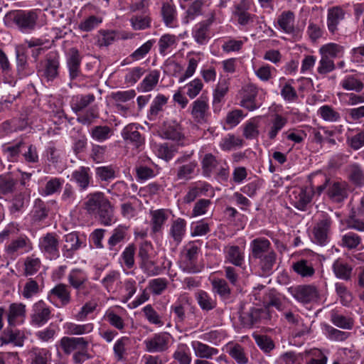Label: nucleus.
<instances>
[{
  "instance_id": "nucleus-1",
  "label": "nucleus",
  "mask_w": 364,
  "mask_h": 364,
  "mask_svg": "<svg viewBox=\"0 0 364 364\" xmlns=\"http://www.w3.org/2000/svg\"><path fill=\"white\" fill-rule=\"evenodd\" d=\"M250 257L257 261L262 275H271L277 263V255L270 241L265 237H257L250 242Z\"/></svg>"
},
{
  "instance_id": "nucleus-2",
  "label": "nucleus",
  "mask_w": 364,
  "mask_h": 364,
  "mask_svg": "<svg viewBox=\"0 0 364 364\" xmlns=\"http://www.w3.org/2000/svg\"><path fill=\"white\" fill-rule=\"evenodd\" d=\"M322 183L315 188V192L321 196L324 191L328 198L335 203H341L348 198V185L347 182L338 179H333L323 176Z\"/></svg>"
},
{
  "instance_id": "nucleus-3",
  "label": "nucleus",
  "mask_w": 364,
  "mask_h": 364,
  "mask_svg": "<svg viewBox=\"0 0 364 364\" xmlns=\"http://www.w3.org/2000/svg\"><path fill=\"white\" fill-rule=\"evenodd\" d=\"M200 248L194 242H188L180 254L179 267L186 273L194 274L200 272L197 261Z\"/></svg>"
},
{
  "instance_id": "nucleus-4",
  "label": "nucleus",
  "mask_w": 364,
  "mask_h": 364,
  "mask_svg": "<svg viewBox=\"0 0 364 364\" xmlns=\"http://www.w3.org/2000/svg\"><path fill=\"white\" fill-rule=\"evenodd\" d=\"M272 319V314L269 309H259L252 307L249 311L240 315V320L244 327H259L268 324Z\"/></svg>"
},
{
  "instance_id": "nucleus-5",
  "label": "nucleus",
  "mask_w": 364,
  "mask_h": 364,
  "mask_svg": "<svg viewBox=\"0 0 364 364\" xmlns=\"http://www.w3.org/2000/svg\"><path fill=\"white\" fill-rule=\"evenodd\" d=\"M59 236L55 232H47L40 237L38 247L41 252L48 259L59 257Z\"/></svg>"
},
{
  "instance_id": "nucleus-6",
  "label": "nucleus",
  "mask_w": 364,
  "mask_h": 364,
  "mask_svg": "<svg viewBox=\"0 0 364 364\" xmlns=\"http://www.w3.org/2000/svg\"><path fill=\"white\" fill-rule=\"evenodd\" d=\"M51 318L50 307L43 300H39L32 306L30 323L32 326L41 327Z\"/></svg>"
},
{
  "instance_id": "nucleus-7",
  "label": "nucleus",
  "mask_w": 364,
  "mask_h": 364,
  "mask_svg": "<svg viewBox=\"0 0 364 364\" xmlns=\"http://www.w3.org/2000/svg\"><path fill=\"white\" fill-rule=\"evenodd\" d=\"M171 335L166 332L154 333L144 341L145 350L148 353H163L168 350Z\"/></svg>"
},
{
  "instance_id": "nucleus-8",
  "label": "nucleus",
  "mask_w": 364,
  "mask_h": 364,
  "mask_svg": "<svg viewBox=\"0 0 364 364\" xmlns=\"http://www.w3.org/2000/svg\"><path fill=\"white\" fill-rule=\"evenodd\" d=\"M38 15L34 11H17L14 14L13 21L23 33H29L36 25Z\"/></svg>"
},
{
  "instance_id": "nucleus-9",
  "label": "nucleus",
  "mask_w": 364,
  "mask_h": 364,
  "mask_svg": "<svg viewBox=\"0 0 364 364\" xmlns=\"http://www.w3.org/2000/svg\"><path fill=\"white\" fill-rule=\"evenodd\" d=\"M332 220L329 215L323 213L314 228V241L320 245H325L328 240Z\"/></svg>"
},
{
  "instance_id": "nucleus-10",
  "label": "nucleus",
  "mask_w": 364,
  "mask_h": 364,
  "mask_svg": "<svg viewBox=\"0 0 364 364\" xmlns=\"http://www.w3.org/2000/svg\"><path fill=\"white\" fill-rule=\"evenodd\" d=\"M292 296L299 302L308 304L316 301L319 297L316 287L311 284L299 285L291 290Z\"/></svg>"
},
{
  "instance_id": "nucleus-11",
  "label": "nucleus",
  "mask_w": 364,
  "mask_h": 364,
  "mask_svg": "<svg viewBox=\"0 0 364 364\" xmlns=\"http://www.w3.org/2000/svg\"><path fill=\"white\" fill-rule=\"evenodd\" d=\"M60 68V55L55 51L49 52L46 56L41 70L42 75L48 81H53L58 76Z\"/></svg>"
},
{
  "instance_id": "nucleus-12",
  "label": "nucleus",
  "mask_w": 364,
  "mask_h": 364,
  "mask_svg": "<svg viewBox=\"0 0 364 364\" xmlns=\"http://www.w3.org/2000/svg\"><path fill=\"white\" fill-rule=\"evenodd\" d=\"M193 119L198 124L207 122L209 116V105L206 97H200L190 106Z\"/></svg>"
},
{
  "instance_id": "nucleus-13",
  "label": "nucleus",
  "mask_w": 364,
  "mask_h": 364,
  "mask_svg": "<svg viewBox=\"0 0 364 364\" xmlns=\"http://www.w3.org/2000/svg\"><path fill=\"white\" fill-rule=\"evenodd\" d=\"M258 90L256 85L249 83L242 90V99L240 105L249 111H253L261 106V103L257 100Z\"/></svg>"
},
{
  "instance_id": "nucleus-14",
  "label": "nucleus",
  "mask_w": 364,
  "mask_h": 364,
  "mask_svg": "<svg viewBox=\"0 0 364 364\" xmlns=\"http://www.w3.org/2000/svg\"><path fill=\"white\" fill-rule=\"evenodd\" d=\"M289 198L294 208L304 211L312 200V194L304 188L296 187L289 192Z\"/></svg>"
},
{
  "instance_id": "nucleus-15",
  "label": "nucleus",
  "mask_w": 364,
  "mask_h": 364,
  "mask_svg": "<svg viewBox=\"0 0 364 364\" xmlns=\"http://www.w3.org/2000/svg\"><path fill=\"white\" fill-rule=\"evenodd\" d=\"M31 250V242L26 235L20 236L11 240L9 244L5 246V252L11 257H16L18 255L28 252Z\"/></svg>"
},
{
  "instance_id": "nucleus-16",
  "label": "nucleus",
  "mask_w": 364,
  "mask_h": 364,
  "mask_svg": "<svg viewBox=\"0 0 364 364\" xmlns=\"http://www.w3.org/2000/svg\"><path fill=\"white\" fill-rule=\"evenodd\" d=\"M48 299L56 306L58 305L55 304V299L59 300L60 306L68 305L72 300L68 286L63 283L58 284L49 291Z\"/></svg>"
},
{
  "instance_id": "nucleus-17",
  "label": "nucleus",
  "mask_w": 364,
  "mask_h": 364,
  "mask_svg": "<svg viewBox=\"0 0 364 364\" xmlns=\"http://www.w3.org/2000/svg\"><path fill=\"white\" fill-rule=\"evenodd\" d=\"M65 244L62 247V255L65 259H73L75 252L82 247L81 241L77 232H72L64 237Z\"/></svg>"
},
{
  "instance_id": "nucleus-18",
  "label": "nucleus",
  "mask_w": 364,
  "mask_h": 364,
  "mask_svg": "<svg viewBox=\"0 0 364 364\" xmlns=\"http://www.w3.org/2000/svg\"><path fill=\"white\" fill-rule=\"evenodd\" d=\"M224 262L236 267H242L245 264V252L237 245H226L223 248Z\"/></svg>"
},
{
  "instance_id": "nucleus-19",
  "label": "nucleus",
  "mask_w": 364,
  "mask_h": 364,
  "mask_svg": "<svg viewBox=\"0 0 364 364\" xmlns=\"http://www.w3.org/2000/svg\"><path fill=\"white\" fill-rule=\"evenodd\" d=\"M60 346L65 354L70 355L77 349H87L89 341L84 337L63 336L60 341Z\"/></svg>"
},
{
  "instance_id": "nucleus-20",
  "label": "nucleus",
  "mask_w": 364,
  "mask_h": 364,
  "mask_svg": "<svg viewBox=\"0 0 364 364\" xmlns=\"http://www.w3.org/2000/svg\"><path fill=\"white\" fill-rule=\"evenodd\" d=\"M150 227L154 234L161 233L164 226L168 219V210L167 209H157L150 210Z\"/></svg>"
},
{
  "instance_id": "nucleus-21",
  "label": "nucleus",
  "mask_w": 364,
  "mask_h": 364,
  "mask_svg": "<svg viewBox=\"0 0 364 364\" xmlns=\"http://www.w3.org/2000/svg\"><path fill=\"white\" fill-rule=\"evenodd\" d=\"M30 191L25 190L15 193L10 200L9 210L11 214L16 215L22 213L30 202Z\"/></svg>"
},
{
  "instance_id": "nucleus-22",
  "label": "nucleus",
  "mask_w": 364,
  "mask_h": 364,
  "mask_svg": "<svg viewBox=\"0 0 364 364\" xmlns=\"http://www.w3.org/2000/svg\"><path fill=\"white\" fill-rule=\"evenodd\" d=\"M215 21V14L212 13L210 17L197 23L193 29V37L195 41L200 45L205 44L208 38V31L210 26Z\"/></svg>"
},
{
  "instance_id": "nucleus-23",
  "label": "nucleus",
  "mask_w": 364,
  "mask_h": 364,
  "mask_svg": "<svg viewBox=\"0 0 364 364\" xmlns=\"http://www.w3.org/2000/svg\"><path fill=\"white\" fill-rule=\"evenodd\" d=\"M85 208L90 214H96L109 202L102 192H95L87 196Z\"/></svg>"
},
{
  "instance_id": "nucleus-24",
  "label": "nucleus",
  "mask_w": 364,
  "mask_h": 364,
  "mask_svg": "<svg viewBox=\"0 0 364 364\" xmlns=\"http://www.w3.org/2000/svg\"><path fill=\"white\" fill-rule=\"evenodd\" d=\"M81 60L79 50L76 48H70L67 57V66L70 80H75L80 75Z\"/></svg>"
},
{
  "instance_id": "nucleus-25",
  "label": "nucleus",
  "mask_w": 364,
  "mask_h": 364,
  "mask_svg": "<svg viewBox=\"0 0 364 364\" xmlns=\"http://www.w3.org/2000/svg\"><path fill=\"white\" fill-rule=\"evenodd\" d=\"M295 15L291 11H283L277 18V23L281 30L287 34L299 36V30L294 26Z\"/></svg>"
},
{
  "instance_id": "nucleus-26",
  "label": "nucleus",
  "mask_w": 364,
  "mask_h": 364,
  "mask_svg": "<svg viewBox=\"0 0 364 364\" xmlns=\"http://www.w3.org/2000/svg\"><path fill=\"white\" fill-rule=\"evenodd\" d=\"M71 180L77 184L80 191L87 190L92 181L90 168L87 166H80L77 169L73 171Z\"/></svg>"
},
{
  "instance_id": "nucleus-27",
  "label": "nucleus",
  "mask_w": 364,
  "mask_h": 364,
  "mask_svg": "<svg viewBox=\"0 0 364 364\" xmlns=\"http://www.w3.org/2000/svg\"><path fill=\"white\" fill-rule=\"evenodd\" d=\"M95 100V96L94 94H77L72 97L70 105L72 110L75 114H78L87 108Z\"/></svg>"
},
{
  "instance_id": "nucleus-28",
  "label": "nucleus",
  "mask_w": 364,
  "mask_h": 364,
  "mask_svg": "<svg viewBox=\"0 0 364 364\" xmlns=\"http://www.w3.org/2000/svg\"><path fill=\"white\" fill-rule=\"evenodd\" d=\"M68 282L70 287L79 291L88 282L87 274L82 269H73L68 275Z\"/></svg>"
},
{
  "instance_id": "nucleus-29",
  "label": "nucleus",
  "mask_w": 364,
  "mask_h": 364,
  "mask_svg": "<svg viewBox=\"0 0 364 364\" xmlns=\"http://www.w3.org/2000/svg\"><path fill=\"white\" fill-rule=\"evenodd\" d=\"M122 136L125 141L132 144L136 148L144 144V138L138 131L136 124H129L124 127L122 131Z\"/></svg>"
},
{
  "instance_id": "nucleus-30",
  "label": "nucleus",
  "mask_w": 364,
  "mask_h": 364,
  "mask_svg": "<svg viewBox=\"0 0 364 364\" xmlns=\"http://www.w3.org/2000/svg\"><path fill=\"white\" fill-rule=\"evenodd\" d=\"M345 11L339 6H333L328 9L327 26L329 32L334 34L338 31V26L344 19Z\"/></svg>"
},
{
  "instance_id": "nucleus-31",
  "label": "nucleus",
  "mask_w": 364,
  "mask_h": 364,
  "mask_svg": "<svg viewBox=\"0 0 364 364\" xmlns=\"http://www.w3.org/2000/svg\"><path fill=\"white\" fill-rule=\"evenodd\" d=\"M191 347L196 358L200 359L210 360L219 353L218 348L210 346L198 341L191 343Z\"/></svg>"
},
{
  "instance_id": "nucleus-32",
  "label": "nucleus",
  "mask_w": 364,
  "mask_h": 364,
  "mask_svg": "<svg viewBox=\"0 0 364 364\" xmlns=\"http://www.w3.org/2000/svg\"><path fill=\"white\" fill-rule=\"evenodd\" d=\"M161 16L164 24L167 27H176L177 11L174 4L171 2H163L161 8Z\"/></svg>"
},
{
  "instance_id": "nucleus-33",
  "label": "nucleus",
  "mask_w": 364,
  "mask_h": 364,
  "mask_svg": "<svg viewBox=\"0 0 364 364\" xmlns=\"http://www.w3.org/2000/svg\"><path fill=\"white\" fill-rule=\"evenodd\" d=\"M187 223L185 219L178 218L172 220L168 235L173 239L176 244L181 242L186 232Z\"/></svg>"
},
{
  "instance_id": "nucleus-34",
  "label": "nucleus",
  "mask_w": 364,
  "mask_h": 364,
  "mask_svg": "<svg viewBox=\"0 0 364 364\" xmlns=\"http://www.w3.org/2000/svg\"><path fill=\"white\" fill-rule=\"evenodd\" d=\"M220 164L221 161L218 160L213 154H205L200 161L203 176L206 178L210 177Z\"/></svg>"
},
{
  "instance_id": "nucleus-35",
  "label": "nucleus",
  "mask_w": 364,
  "mask_h": 364,
  "mask_svg": "<svg viewBox=\"0 0 364 364\" xmlns=\"http://www.w3.org/2000/svg\"><path fill=\"white\" fill-rule=\"evenodd\" d=\"M178 45V37L173 34L166 33L161 36L158 41L159 53L163 56L171 53Z\"/></svg>"
},
{
  "instance_id": "nucleus-36",
  "label": "nucleus",
  "mask_w": 364,
  "mask_h": 364,
  "mask_svg": "<svg viewBox=\"0 0 364 364\" xmlns=\"http://www.w3.org/2000/svg\"><path fill=\"white\" fill-rule=\"evenodd\" d=\"M128 234V227L119 225L115 228L107 240L108 249L110 251L116 250V246L123 242Z\"/></svg>"
},
{
  "instance_id": "nucleus-37",
  "label": "nucleus",
  "mask_w": 364,
  "mask_h": 364,
  "mask_svg": "<svg viewBox=\"0 0 364 364\" xmlns=\"http://www.w3.org/2000/svg\"><path fill=\"white\" fill-rule=\"evenodd\" d=\"M65 333L70 336H81L91 333L94 329V324L87 323L78 324L73 322H66L63 325Z\"/></svg>"
},
{
  "instance_id": "nucleus-38",
  "label": "nucleus",
  "mask_w": 364,
  "mask_h": 364,
  "mask_svg": "<svg viewBox=\"0 0 364 364\" xmlns=\"http://www.w3.org/2000/svg\"><path fill=\"white\" fill-rule=\"evenodd\" d=\"M26 315V305L22 303H12L9 305L7 313V321L9 326H15L18 320Z\"/></svg>"
},
{
  "instance_id": "nucleus-39",
  "label": "nucleus",
  "mask_w": 364,
  "mask_h": 364,
  "mask_svg": "<svg viewBox=\"0 0 364 364\" xmlns=\"http://www.w3.org/2000/svg\"><path fill=\"white\" fill-rule=\"evenodd\" d=\"M1 345L14 343L17 346H22L23 345V335L21 331L12 328H6L1 337Z\"/></svg>"
},
{
  "instance_id": "nucleus-40",
  "label": "nucleus",
  "mask_w": 364,
  "mask_h": 364,
  "mask_svg": "<svg viewBox=\"0 0 364 364\" xmlns=\"http://www.w3.org/2000/svg\"><path fill=\"white\" fill-rule=\"evenodd\" d=\"M28 355L30 364H50L51 353L47 348H33Z\"/></svg>"
},
{
  "instance_id": "nucleus-41",
  "label": "nucleus",
  "mask_w": 364,
  "mask_h": 364,
  "mask_svg": "<svg viewBox=\"0 0 364 364\" xmlns=\"http://www.w3.org/2000/svg\"><path fill=\"white\" fill-rule=\"evenodd\" d=\"M287 122V118L281 114H274L272 115L267 132L268 138L270 140L275 139L278 133L286 126Z\"/></svg>"
},
{
  "instance_id": "nucleus-42",
  "label": "nucleus",
  "mask_w": 364,
  "mask_h": 364,
  "mask_svg": "<svg viewBox=\"0 0 364 364\" xmlns=\"http://www.w3.org/2000/svg\"><path fill=\"white\" fill-rule=\"evenodd\" d=\"M164 139L179 141L184 138L181 125L176 122L166 124L161 133Z\"/></svg>"
},
{
  "instance_id": "nucleus-43",
  "label": "nucleus",
  "mask_w": 364,
  "mask_h": 364,
  "mask_svg": "<svg viewBox=\"0 0 364 364\" xmlns=\"http://www.w3.org/2000/svg\"><path fill=\"white\" fill-rule=\"evenodd\" d=\"M348 178L355 186H364V170L361 165L353 163L348 166Z\"/></svg>"
},
{
  "instance_id": "nucleus-44",
  "label": "nucleus",
  "mask_w": 364,
  "mask_h": 364,
  "mask_svg": "<svg viewBox=\"0 0 364 364\" xmlns=\"http://www.w3.org/2000/svg\"><path fill=\"white\" fill-rule=\"evenodd\" d=\"M168 97L164 95L159 94L152 101L149 112V120H156L157 117L164 111V107L167 104Z\"/></svg>"
},
{
  "instance_id": "nucleus-45",
  "label": "nucleus",
  "mask_w": 364,
  "mask_h": 364,
  "mask_svg": "<svg viewBox=\"0 0 364 364\" xmlns=\"http://www.w3.org/2000/svg\"><path fill=\"white\" fill-rule=\"evenodd\" d=\"M195 298L203 311H209L216 307V300L203 290H198L195 294Z\"/></svg>"
},
{
  "instance_id": "nucleus-46",
  "label": "nucleus",
  "mask_w": 364,
  "mask_h": 364,
  "mask_svg": "<svg viewBox=\"0 0 364 364\" xmlns=\"http://www.w3.org/2000/svg\"><path fill=\"white\" fill-rule=\"evenodd\" d=\"M130 343V338L127 336H122L116 341L113 346V351L114 358L117 361L126 360L127 356V348Z\"/></svg>"
},
{
  "instance_id": "nucleus-47",
  "label": "nucleus",
  "mask_w": 364,
  "mask_h": 364,
  "mask_svg": "<svg viewBox=\"0 0 364 364\" xmlns=\"http://www.w3.org/2000/svg\"><path fill=\"white\" fill-rule=\"evenodd\" d=\"M318 115L325 122L334 123L341 120V114L332 106L324 105L317 111Z\"/></svg>"
},
{
  "instance_id": "nucleus-48",
  "label": "nucleus",
  "mask_w": 364,
  "mask_h": 364,
  "mask_svg": "<svg viewBox=\"0 0 364 364\" xmlns=\"http://www.w3.org/2000/svg\"><path fill=\"white\" fill-rule=\"evenodd\" d=\"M89 132L91 138L97 142L105 141L113 134L112 129L107 125L94 126Z\"/></svg>"
},
{
  "instance_id": "nucleus-49",
  "label": "nucleus",
  "mask_w": 364,
  "mask_h": 364,
  "mask_svg": "<svg viewBox=\"0 0 364 364\" xmlns=\"http://www.w3.org/2000/svg\"><path fill=\"white\" fill-rule=\"evenodd\" d=\"M17 180L11 174H0V195L7 196L14 193Z\"/></svg>"
},
{
  "instance_id": "nucleus-50",
  "label": "nucleus",
  "mask_w": 364,
  "mask_h": 364,
  "mask_svg": "<svg viewBox=\"0 0 364 364\" xmlns=\"http://www.w3.org/2000/svg\"><path fill=\"white\" fill-rule=\"evenodd\" d=\"M160 72L157 70H151L139 85L141 92H150L154 89L159 82Z\"/></svg>"
},
{
  "instance_id": "nucleus-51",
  "label": "nucleus",
  "mask_w": 364,
  "mask_h": 364,
  "mask_svg": "<svg viewBox=\"0 0 364 364\" xmlns=\"http://www.w3.org/2000/svg\"><path fill=\"white\" fill-rule=\"evenodd\" d=\"M293 270L302 277H311L315 273L312 263L306 259H300L292 264Z\"/></svg>"
},
{
  "instance_id": "nucleus-52",
  "label": "nucleus",
  "mask_w": 364,
  "mask_h": 364,
  "mask_svg": "<svg viewBox=\"0 0 364 364\" xmlns=\"http://www.w3.org/2000/svg\"><path fill=\"white\" fill-rule=\"evenodd\" d=\"M197 165L196 161H192L188 164L178 166L176 170L177 179L183 181L191 180L194 175Z\"/></svg>"
},
{
  "instance_id": "nucleus-53",
  "label": "nucleus",
  "mask_w": 364,
  "mask_h": 364,
  "mask_svg": "<svg viewBox=\"0 0 364 364\" xmlns=\"http://www.w3.org/2000/svg\"><path fill=\"white\" fill-rule=\"evenodd\" d=\"M333 271L337 278L348 280L350 278L352 267L346 262L336 259L333 264Z\"/></svg>"
},
{
  "instance_id": "nucleus-54",
  "label": "nucleus",
  "mask_w": 364,
  "mask_h": 364,
  "mask_svg": "<svg viewBox=\"0 0 364 364\" xmlns=\"http://www.w3.org/2000/svg\"><path fill=\"white\" fill-rule=\"evenodd\" d=\"M49 208L46 203L40 198H37L34 202L33 209L32 210V218L35 222L44 220L48 215Z\"/></svg>"
},
{
  "instance_id": "nucleus-55",
  "label": "nucleus",
  "mask_w": 364,
  "mask_h": 364,
  "mask_svg": "<svg viewBox=\"0 0 364 364\" xmlns=\"http://www.w3.org/2000/svg\"><path fill=\"white\" fill-rule=\"evenodd\" d=\"M203 4L204 2L203 0H196L193 1L186 11L183 22L184 23H188L191 21L202 15Z\"/></svg>"
},
{
  "instance_id": "nucleus-56",
  "label": "nucleus",
  "mask_w": 364,
  "mask_h": 364,
  "mask_svg": "<svg viewBox=\"0 0 364 364\" xmlns=\"http://www.w3.org/2000/svg\"><path fill=\"white\" fill-rule=\"evenodd\" d=\"M321 55L334 59L340 58L343 53V47L334 43H330L322 46L319 49Z\"/></svg>"
},
{
  "instance_id": "nucleus-57",
  "label": "nucleus",
  "mask_w": 364,
  "mask_h": 364,
  "mask_svg": "<svg viewBox=\"0 0 364 364\" xmlns=\"http://www.w3.org/2000/svg\"><path fill=\"white\" fill-rule=\"evenodd\" d=\"M228 82L226 80L219 81L213 91V105L215 109H220V104L228 91Z\"/></svg>"
},
{
  "instance_id": "nucleus-58",
  "label": "nucleus",
  "mask_w": 364,
  "mask_h": 364,
  "mask_svg": "<svg viewBox=\"0 0 364 364\" xmlns=\"http://www.w3.org/2000/svg\"><path fill=\"white\" fill-rule=\"evenodd\" d=\"M41 291V288L36 280L28 279L25 283L21 291L22 296L26 299H30L37 296Z\"/></svg>"
},
{
  "instance_id": "nucleus-59",
  "label": "nucleus",
  "mask_w": 364,
  "mask_h": 364,
  "mask_svg": "<svg viewBox=\"0 0 364 364\" xmlns=\"http://www.w3.org/2000/svg\"><path fill=\"white\" fill-rule=\"evenodd\" d=\"M294 82V80H289L283 85H280V94L284 101L288 102H294L298 100V94L295 88L292 86Z\"/></svg>"
},
{
  "instance_id": "nucleus-60",
  "label": "nucleus",
  "mask_w": 364,
  "mask_h": 364,
  "mask_svg": "<svg viewBox=\"0 0 364 364\" xmlns=\"http://www.w3.org/2000/svg\"><path fill=\"white\" fill-rule=\"evenodd\" d=\"M96 214L98 215L101 224L105 226H110L112 223H115L114 210L110 202L106 206L105 205V208H101Z\"/></svg>"
},
{
  "instance_id": "nucleus-61",
  "label": "nucleus",
  "mask_w": 364,
  "mask_h": 364,
  "mask_svg": "<svg viewBox=\"0 0 364 364\" xmlns=\"http://www.w3.org/2000/svg\"><path fill=\"white\" fill-rule=\"evenodd\" d=\"M213 290L221 298L228 299L231 294V289L224 279H213L211 282Z\"/></svg>"
},
{
  "instance_id": "nucleus-62",
  "label": "nucleus",
  "mask_w": 364,
  "mask_h": 364,
  "mask_svg": "<svg viewBox=\"0 0 364 364\" xmlns=\"http://www.w3.org/2000/svg\"><path fill=\"white\" fill-rule=\"evenodd\" d=\"M341 86L346 90L360 92L364 87L363 83L354 75L346 76L341 82Z\"/></svg>"
},
{
  "instance_id": "nucleus-63",
  "label": "nucleus",
  "mask_w": 364,
  "mask_h": 364,
  "mask_svg": "<svg viewBox=\"0 0 364 364\" xmlns=\"http://www.w3.org/2000/svg\"><path fill=\"white\" fill-rule=\"evenodd\" d=\"M104 318L110 326L119 331H123L125 328L124 319L112 310H107L104 316Z\"/></svg>"
},
{
  "instance_id": "nucleus-64",
  "label": "nucleus",
  "mask_w": 364,
  "mask_h": 364,
  "mask_svg": "<svg viewBox=\"0 0 364 364\" xmlns=\"http://www.w3.org/2000/svg\"><path fill=\"white\" fill-rule=\"evenodd\" d=\"M41 262L38 257L34 255L28 257L24 262V273L26 277L33 276L41 268Z\"/></svg>"
}]
</instances>
